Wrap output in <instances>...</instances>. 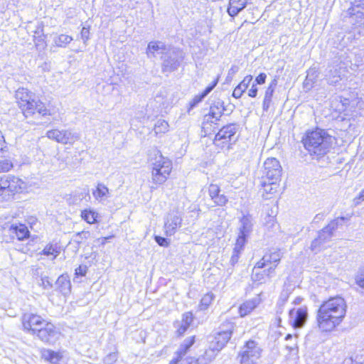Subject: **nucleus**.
<instances>
[{"mask_svg":"<svg viewBox=\"0 0 364 364\" xmlns=\"http://www.w3.org/2000/svg\"><path fill=\"white\" fill-rule=\"evenodd\" d=\"M247 235H248L240 232L239 235L237 236L235 242V247L234 249V252H235V255L232 257V261L237 262L239 257V254L246 243Z\"/></svg>","mask_w":364,"mask_h":364,"instance_id":"27","label":"nucleus"},{"mask_svg":"<svg viewBox=\"0 0 364 364\" xmlns=\"http://www.w3.org/2000/svg\"><path fill=\"white\" fill-rule=\"evenodd\" d=\"M345 220L344 217L337 218L331 220L326 228H328L331 230H335L339 225V220Z\"/></svg>","mask_w":364,"mask_h":364,"instance_id":"42","label":"nucleus"},{"mask_svg":"<svg viewBox=\"0 0 364 364\" xmlns=\"http://www.w3.org/2000/svg\"><path fill=\"white\" fill-rule=\"evenodd\" d=\"M215 299V295L212 292H208L203 295L201 297L199 304L198 309L200 311L207 310Z\"/></svg>","mask_w":364,"mask_h":364,"instance_id":"28","label":"nucleus"},{"mask_svg":"<svg viewBox=\"0 0 364 364\" xmlns=\"http://www.w3.org/2000/svg\"><path fill=\"white\" fill-rule=\"evenodd\" d=\"M47 360H48L51 364H62L64 361L63 352L53 350L49 351L47 355Z\"/></svg>","mask_w":364,"mask_h":364,"instance_id":"30","label":"nucleus"},{"mask_svg":"<svg viewBox=\"0 0 364 364\" xmlns=\"http://www.w3.org/2000/svg\"><path fill=\"white\" fill-rule=\"evenodd\" d=\"M260 299H252L243 301L238 306V314L240 317L250 314L260 304Z\"/></svg>","mask_w":364,"mask_h":364,"instance_id":"17","label":"nucleus"},{"mask_svg":"<svg viewBox=\"0 0 364 364\" xmlns=\"http://www.w3.org/2000/svg\"><path fill=\"white\" fill-rule=\"evenodd\" d=\"M291 338H292V335L289 333L285 336V340H289V339H291Z\"/></svg>","mask_w":364,"mask_h":364,"instance_id":"47","label":"nucleus"},{"mask_svg":"<svg viewBox=\"0 0 364 364\" xmlns=\"http://www.w3.org/2000/svg\"><path fill=\"white\" fill-rule=\"evenodd\" d=\"M23 325L25 329L31 331L41 340L46 338V328L40 316L31 314L24 315Z\"/></svg>","mask_w":364,"mask_h":364,"instance_id":"12","label":"nucleus"},{"mask_svg":"<svg viewBox=\"0 0 364 364\" xmlns=\"http://www.w3.org/2000/svg\"><path fill=\"white\" fill-rule=\"evenodd\" d=\"M82 233H84V232L81 231V232L78 233V235L82 234Z\"/></svg>","mask_w":364,"mask_h":364,"instance_id":"51","label":"nucleus"},{"mask_svg":"<svg viewBox=\"0 0 364 364\" xmlns=\"http://www.w3.org/2000/svg\"><path fill=\"white\" fill-rule=\"evenodd\" d=\"M10 231L16 235L18 240L26 238L29 235L28 228L23 224L12 225Z\"/></svg>","mask_w":364,"mask_h":364,"instance_id":"26","label":"nucleus"},{"mask_svg":"<svg viewBox=\"0 0 364 364\" xmlns=\"http://www.w3.org/2000/svg\"><path fill=\"white\" fill-rule=\"evenodd\" d=\"M277 84V80L275 79L273 80L265 90L262 101V109L264 111H267L270 107Z\"/></svg>","mask_w":364,"mask_h":364,"instance_id":"23","label":"nucleus"},{"mask_svg":"<svg viewBox=\"0 0 364 364\" xmlns=\"http://www.w3.org/2000/svg\"><path fill=\"white\" fill-rule=\"evenodd\" d=\"M308 316L307 309L306 307L299 308L296 311L295 316L291 323V326L294 328H301L304 326Z\"/></svg>","mask_w":364,"mask_h":364,"instance_id":"25","label":"nucleus"},{"mask_svg":"<svg viewBox=\"0 0 364 364\" xmlns=\"http://www.w3.org/2000/svg\"><path fill=\"white\" fill-rule=\"evenodd\" d=\"M42 254L46 255V248L42 250Z\"/></svg>","mask_w":364,"mask_h":364,"instance_id":"50","label":"nucleus"},{"mask_svg":"<svg viewBox=\"0 0 364 364\" xmlns=\"http://www.w3.org/2000/svg\"><path fill=\"white\" fill-rule=\"evenodd\" d=\"M355 282L359 287L364 289V265L359 269L355 275Z\"/></svg>","mask_w":364,"mask_h":364,"instance_id":"35","label":"nucleus"},{"mask_svg":"<svg viewBox=\"0 0 364 364\" xmlns=\"http://www.w3.org/2000/svg\"><path fill=\"white\" fill-rule=\"evenodd\" d=\"M7 151L8 147L6 144V141L1 132L0 131V155L4 156Z\"/></svg>","mask_w":364,"mask_h":364,"instance_id":"41","label":"nucleus"},{"mask_svg":"<svg viewBox=\"0 0 364 364\" xmlns=\"http://www.w3.org/2000/svg\"><path fill=\"white\" fill-rule=\"evenodd\" d=\"M173 168L171 160L159 153L151 163V179L152 183L156 187L165 183L170 178Z\"/></svg>","mask_w":364,"mask_h":364,"instance_id":"5","label":"nucleus"},{"mask_svg":"<svg viewBox=\"0 0 364 364\" xmlns=\"http://www.w3.org/2000/svg\"><path fill=\"white\" fill-rule=\"evenodd\" d=\"M249 0H229L227 9L228 14L232 16H236L248 4Z\"/></svg>","mask_w":364,"mask_h":364,"instance_id":"19","label":"nucleus"},{"mask_svg":"<svg viewBox=\"0 0 364 364\" xmlns=\"http://www.w3.org/2000/svg\"><path fill=\"white\" fill-rule=\"evenodd\" d=\"M182 225V219L178 216H173L166 219L164 225V234L166 236L173 235Z\"/></svg>","mask_w":364,"mask_h":364,"instance_id":"16","label":"nucleus"},{"mask_svg":"<svg viewBox=\"0 0 364 364\" xmlns=\"http://www.w3.org/2000/svg\"><path fill=\"white\" fill-rule=\"evenodd\" d=\"M154 240L161 247H167L170 245L168 240L159 235L154 236Z\"/></svg>","mask_w":364,"mask_h":364,"instance_id":"40","label":"nucleus"},{"mask_svg":"<svg viewBox=\"0 0 364 364\" xmlns=\"http://www.w3.org/2000/svg\"><path fill=\"white\" fill-rule=\"evenodd\" d=\"M0 186L6 198L21 192L26 188V183L21 178L9 174L0 176Z\"/></svg>","mask_w":364,"mask_h":364,"instance_id":"11","label":"nucleus"},{"mask_svg":"<svg viewBox=\"0 0 364 364\" xmlns=\"http://www.w3.org/2000/svg\"><path fill=\"white\" fill-rule=\"evenodd\" d=\"M355 204H359L364 200V189L354 199Z\"/></svg>","mask_w":364,"mask_h":364,"instance_id":"45","label":"nucleus"},{"mask_svg":"<svg viewBox=\"0 0 364 364\" xmlns=\"http://www.w3.org/2000/svg\"><path fill=\"white\" fill-rule=\"evenodd\" d=\"M235 328V324L230 319H226L221 323L218 331L215 333L211 341L210 349L215 353L223 350L230 341Z\"/></svg>","mask_w":364,"mask_h":364,"instance_id":"9","label":"nucleus"},{"mask_svg":"<svg viewBox=\"0 0 364 364\" xmlns=\"http://www.w3.org/2000/svg\"><path fill=\"white\" fill-rule=\"evenodd\" d=\"M262 349L255 340L246 341L237 354L240 364H257L262 356Z\"/></svg>","mask_w":364,"mask_h":364,"instance_id":"10","label":"nucleus"},{"mask_svg":"<svg viewBox=\"0 0 364 364\" xmlns=\"http://www.w3.org/2000/svg\"><path fill=\"white\" fill-rule=\"evenodd\" d=\"M70 133L67 131L54 129L48 132V138L53 139L58 142L65 144L70 142Z\"/></svg>","mask_w":364,"mask_h":364,"instance_id":"24","label":"nucleus"},{"mask_svg":"<svg viewBox=\"0 0 364 364\" xmlns=\"http://www.w3.org/2000/svg\"><path fill=\"white\" fill-rule=\"evenodd\" d=\"M90 26H83L80 31V36L84 43H87L90 39Z\"/></svg>","mask_w":364,"mask_h":364,"instance_id":"37","label":"nucleus"},{"mask_svg":"<svg viewBox=\"0 0 364 364\" xmlns=\"http://www.w3.org/2000/svg\"><path fill=\"white\" fill-rule=\"evenodd\" d=\"M114 237V235H108V236H106V237H101L100 239V244L102 245H105L106 243H107L109 241V240L112 239Z\"/></svg>","mask_w":364,"mask_h":364,"instance_id":"46","label":"nucleus"},{"mask_svg":"<svg viewBox=\"0 0 364 364\" xmlns=\"http://www.w3.org/2000/svg\"><path fill=\"white\" fill-rule=\"evenodd\" d=\"M206 192L214 206L223 208L228 205L229 198L223 193L218 183H209L206 187Z\"/></svg>","mask_w":364,"mask_h":364,"instance_id":"13","label":"nucleus"},{"mask_svg":"<svg viewBox=\"0 0 364 364\" xmlns=\"http://www.w3.org/2000/svg\"><path fill=\"white\" fill-rule=\"evenodd\" d=\"M13 168V164L10 160L0 161V173L8 172Z\"/></svg>","mask_w":364,"mask_h":364,"instance_id":"36","label":"nucleus"},{"mask_svg":"<svg viewBox=\"0 0 364 364\" xmlns=\"http://www.w3.org/2000/svg\"><path fill=\"white\" fill-rule=\"evenodd\" d=\"M60 246L58 244L50 243L47 248V256L50 257L52 259H55L60 252Z\"/></svg>","mask_w":364,"mask_h":364,"instance_id":"34","label":"nucleus"},{"mask_svg":"<svg viewBox=\"0 0 364 364\" xmlns=\"http://www.w3.org/2000/svg\"><path fill=\"white\" fill-rule=\"evenodd\" d=\"M241 227L240 232L248 235L252 228V223L251 218L249 215L242 216L240 218Z\"/></svg>","mask_w":364,"mask_h":364,"instance_id":"29","label":"nucleus"},{"mask_svg":"<svg viewBox=\"0 0 364 364\" xmlns=\"http://www.w3.org/2000/svg\"><path fill=\"white\" fill-rule=\"evenodd\" d=\"M109 193V189L107 186L102 183L97 184L95 190L93 191L92 194L95 198H101L106 196Z\"/></svg>","mask_w":364,"mask_h":364,"instance_id":"33","label":"nucleus"},{"mask_svg":"<svg viewBox=\"0 0 364 364\" xmlns=\"http://www.w3.org/2000/svg\"><path fill=\"white\" fill-rule=\"evenodd\" d=\"M333 139L326 129L316 127L305 132L301 142L311 156L321 158L329 152Z\"/></svg>","mask_w":364,"mask_h":364,"instance_id":"3","label":"nucleus"},{"mask_svg":"<svg viewBox=\"0 0 364 364\" xmlns=\"http://www.w3.org/2000/svg\"><path fill=\"white\" fill-rule=\"evenodd\" d=\"M197 337L193 335L187 338L179 346L176 353V357L172 358L168 364H181L184 356L190 351L191 348L196 343Z\"/></svg>","mask_w":364,"mask_h":364,"instance_id":"14","label":"nucleus"},{"mask_svg":"<svg viewBox=\"0 0 364 364\" xmlns=\"http://www.w3.org/2000/svg\"><path fill=\"white\" fill-rule=\"evenodd\" d=\"M347 312L348 304L343 296H329L321 303L316 310V326L322 333H331L343 323Z\"/></svg>","mask_w":364,"mask_h":364,"instance_id":"1","label":"nucleus"},{"mask_svg":"<svg viewBox=\"0 0 364 364\" xmlns=\"http://www.w3.org/2000/svg\"><path fill=\"white\" fill-rule=\"evenodd\" d=\"M282 167L276 158H267L263 164L260 191L264 200L277 199L280 193Z\"/></svg>","mask_w":364,"mask_h":364,"instance_id":"2","label":"nucleus"},{"mask_svg":"<svg viewBox=\"0 0 364 364\" xmlns=\"http://www.w3.org/2000/svg\"><path fill=\"white\" fill-rule=\"evenodd\" d=\"M161 48H165L164 47H161L160 46L159 42L158 41H151L148 44L147 47V53L154 54L156 51H158Z\"/></svg>","mask_w":364,"mask_h":364,"instance_id":"38","label":"nucleus"},{"mask_svg":"<svg viewBox=\"0 0 364 364\" xmlns=\"http://www.w3.org/2000/svg\"><path fill=\"white\" fill-rule=\"evenodd\" d=\"M277 209V205H275L274 209L267 210L264 213L263 225L268 230L273 229L278 225L276 219Z\"/></svg>","mask_w":364,"mask_h":364,"instance_id":"22","label":"nucleus"},{"mask_svg":"<svg viewBox=\"0 0 364 364\" xmlns=\"http://www.w3.org/2000/svg\"><path fill=\"white\" fill-rule=\"evenodd\" d=\"M195 316L193 311H189L184 312L181 316V323L178 326L176 329L175 333L177 338L183 336L185 333L191 326Z\"/></svg>","mask_w":364,"mask_h":364,"instance_id":"15","label":"nucleus"},{"mask_svg":"<svg viewBox=\"0 0 364 364\" xmlns=\"http://www.w3.org/2000/svg\"><path fill=\"white\" fill-rule=\"evenodd\" d=\"M154 130L156 135L164 134L169 130L168 123L165 120H159L154 125Z\"/></svg>","mask_w":364,"mask_h":364,"instance_id":"32","label":"nucleus"},{"mask_svg":"<svg viewBox=\"0 0 364 364\" xmlns=\"http://www.w3.org/2000/svg\"><path fill=\"white\" fill-rule=\"evenodd\" d=\"M237 127L235 123H229L223 126L215 134L213 144L218 152L230 150L235 142Z\"/></svg>","mask_w":364,"mask_h":364,"instance_id":"8","label":"nucleus"},{"mask_svg":"<svg viewBox=\"0 0 364 364\" xmlns=\"http://www.w3.org/2000/svg\"><path fill=\"white\" fill-rule=\"evenodd\" d=\"M225 107L222 102L213 103L207 114H204L201 123V132L204 136L212 134L218 128L223 116Z\"/></svg>","mask_w":364,"mask_h":364,"instance_id":"7","label":"nucleus"},{"mask_svg":"<svg viewBox=\"0 0 364 364\" xmlns=\"http://www.w3.org/2000/svg\"><path fill=\"white\" fill-rule=\"evenodd\" d=\"M53 41L55 46L58 47H65L73 41V38L69 35L63 33L55 36Z\"/></svg>","mask_w":364,"mask_h":364,"instance_id":"31","label":"nucleus"},{"mask_svg":"<svg viewBox=\"0 0 364 364\" xmlns=\"http://www.w3.org/2000/svg\"><path fill=\"white\" fill-rule=\"evenodd\" d=\"M80 218L89 225L97 224L100 220V214L90 208L82 210L80 212Z\"/></svg>","mask_w":364,"mask_h":364,"instance_id":"20","label":"nucleus"},{"mask_svg":"<svg viewBox=\"0 0 364 364\" xmlns=\"http://www.w3.org/2000/svg\"><path fill=\"white\" fill-rule=\"evenodd\" d=\"M16 98L19 107L24 116L28 117L32 114L44 116L46 114V107L39 100L37 101L33 97V94L26 88H18L16 92Z\"/></svg>","mask_w":364,"mask_h":364,"instance_id":"6","label":"nucleus"},{"mask_svg":"<svg viewBox=\"0 0 364 364\" xmlns=\"http://www.w3.org/2000/svg\"><path fill=\"white\" fill-rule=\"evenodd\" d=\"M87 272V267L85 264L79 265L75 270V275L78 277H85Z\"/></svg>","mask_w":364,"mask_h":364,"instance_id":"39","label":"nucleus"},{"mask_svg":"<svg viewBox=\"0 0 364 364\" xmlns=\"http://www.w3.org/2000/svg\"><path fill=\"white\" fill-rule=\"evenodd\" d=\"M294 314V309H291L289 311V315H292Z\"/></svg>","mask_w":364,"mask_h":364,"instance_id":"48","label":"nucleus"},{"mask_svg":"<svg viewBox=\"0 0 364 364\" xmlns=\"http://www.w3.org/2000/svg\"><path fill=\"white\" fill-rule=\"evenodd\" d=\"M282 260L279 250H269L255 264L251 278L259 284L265 283L276 274V269Z\"/></svg>","mask_w":364,"mask_h":364,"instance_id":"4","label":"nucleus"},{"mask_svg":"<svg viewBox=\"0 0 364 364\" xmlns=\"http://www.w3.org/2000/svg\"><path fill=\"white\" fill-rule=\"evenodd\" d=\"M218 84V80H213L205 89L199 95H195L190 101L188 106V112H190L195 107H196L203 98L210 92Z\"/></svg>","mask_w":364,"mask_h":364,"instance_id":"18","label":"nucleus"},{"mask_svg":"<svg viewBox=\"0 0 364 364\" xmlns=\"http://www.w3.org/2000/svg\"><path fill=\"white\" fill-rule=\"evenodd\" d=\"M252 78L253 77L251 75H247L245 76L240 83L234 88L232 96L235 99H240L249 87Z\"/></svg>","mask_w":364,"mask_h":364,"instance_id":"21","label":"nucleus"},{"mask_svg":"<svg viewBox=\"0 0 364 364\" xmlns=\"http://www.w3.org/2000/svg\"><path fill=\"white\" fill-rule=\"evenodd\" d=\"M39 41L38 40V41L36 42V45L37 47H39L41 45L38 43Z\"/></svg>","mask_w":364,"mask_h":364,"instance_id":"49","label":"nucleus"},{"mask_svg":"<svg viewBox=\"0 0 364 364\" xmlns=\"http://www.w3.org/2000/svg\"><path fill=\"white\" fill-rule=\"evenodd\" d=\"M267 75L264 73H261L255 77V82L258 85H263L265 83Z\"/></svg>","mask_w":364,"mask_h":364,"instance_id":"43","label":"nucleus"},{"mask_svg":"<svg viewBox=\"0 0 364 364\" xmlns=\"http://www.w3.org/2000/svg\"><path fill=\"white\" fill-rule=\"evenodd\" d=\"M258 88L256 85L253 84L248 91V96L250 97H255L257 95Z\"/></svg>","mask_w":364,"mask_h":364,"instance_id":"44","label":"nucleus"}]
</instances>
